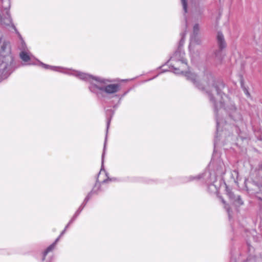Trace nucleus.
<instances>
[{
	"mask_svg": "<svg viewBox=\"0 0 262 262\" xmlns=\"http://www.w3.org/2000/svg\"><path fill=\"white\" fill-rule=\"evenodd\" d=\"M105 149V142L104 143V145L103 153L102 154V165L103 164V158H104Z\"/></svg>",
	"mask_w": 262,
	"mask_h": 262,
	"instance_id": "nucleus-19",
	"label": "nucleus"
},
{
	"mask_svg": "<svg viewBox=\"0 0 262 262\" xmlns=\"http://www.w3.org/2000/svg\"><path fill=\"white\" fill-rule=\"evenodd\" d=\"M157 76H158V75L156 76L155 77H153V78H152L149 79L148 80H152V79H154L155 78H156V77H157Z\"/></svg>",
	"mask_w": 262,
	"mask_h": 262,
	"instance_id": "nucleus-24",
	"label": "nucleus"
},
{
	"mask_svg": "<svg viewBox=\"0 0 262 262\" xmlns=\"http://www.w3.org/2000/svg\"><path fill=\"white\" fill-rule=\"evenodd\" d=\"M181 3L183 7V11H184L185 13H186L187 12V4L186 0H181Z\"/></svg>",
	"mask_w": 262,
	"mask_h": 262,
	"instance_id": "nucleus-16",
	"label": "nucleus"
},
{
	"mask_svg": "<svg viewBox=\"0 0 262 262\" xmlns=\"http://www.w3.org/2000/svg\"><path fill=\"white\" fill-rule=\"evenodd\" d=\"M103 173L105 174L107 178L106 179H104V180H103L102 181V184L106 183L108 181H115L116 180L115 178L109 179L108 176H107V174L106 173L105 170L102 169V168H101V170L100 171V172L99 173V175L100 176V175L102 174Z\"/></svg>",
	"mask_w": 262,
	"mask_h": 262,
	"instance_id": "nucleus-14",
	"label": "nucleus"
},
{
	"mask_svg": "<svg viewBox=\"0 0 262 262\" xmlns=\"http://www.w3.org/2000/svg\"><path fill=\"white\" fill-rule=\"evenodd\" d=\"M244 93L245 94L248 96L249 97L250 96V94L249 93V92L248 91V90L246 89V88H244Z\"/></svg>",
	"mask_w": 262,
	"mask_h": 262,
	"instance_id": "nucleus-20",
	"label": "nucleus"
},
{
	"mask_svg": "<svg viewBox=\"0 0 262 262\" xmlns=\"http://www.w3.org/2000/svg\"><path fill=\"white\" fill-rule=\"evenodd\" d=\"M99 185H100V184L98 183L97 182L96 183L94 187L93 188V190L90 193H89V194L85 197V198L83 202L82 203V204L79 207L78 210L76 211L79 214L80 213L81 211L83 210V209L84 208V207L85 206L86 204L87 203V202L89 201V200L91 198L92 194L93 193H96L99 190V189H100Z\"/></svg>",
	"mask_w": 262,
	"mask_h": 262,
	"instance_id": "nucleus-7",
	"label": "nucleus"
},
{
	"mask_svg": "<svg viewBox=\"0 0 262 262\" xmlns=\"http://www.w3.org/2000/svg\"><path fill=\"white\" fill-rule=\"evenodd\" d=\"M223 183V184H224V185H226V183H225V182H223V181H222V183L221 184Z\"/></svg>",
	"mask_w": 262,
	"mask_h": 262,
	"instance_id": "nucleus-28",
	"label": "nucleus"
},
{
	"mask_svg": "<svg viewBox=\"0 0 262 262\" xmlns=\"http://www.w3.org/2000/svg\"><path fill=\"white\" fill-rule=\"evenodd\" d=\"M36 62H39V65L46 69L74 76L80 80L89 83L90 91L95 94L99 98H104L108 96H117L116 93L121 89L120 84L113 83L114 79L94 76L86 73L62 67L50 66L38 60H36Z\"/></svg>",
	"mask_w": 262,
	"mask_h": 262,
	"instance_id": "nucleus-2",
	"label": "nucleus"
},
{
	"mask_svg": "<svg viewBox=\"0 0 262 262\" xmlns=\"http://www.w3.org/2000/svg\"><path fill=\"white\" fill-rule=\"evenodd\" d=\"M211 162H212V164H213L214 162H213V161H212Z\"/></svg>",
	"mask_w": 262,
	"mask_h": 262,
	"instance_id": "nucleus-30",
	"label": "nucleus"
},
{
	"mask_svg": "<svg viewBox=\"0 0 262 262\" xmlns=\"http://www.w3.org/2000/svg\"><path fill=\"white\" fill-rule=\"evenodd\" d=\"M220 198H221V199L222 200V203L225 205V208L226 209V210H227V212L228 213L229 217L230 218L231 215L230 209H229L228 205L226 204L225 201H224V200L221 197Z\"/></svg>",
	"mask_w": 262,
	"mask_h": 262,
	"instance_id": "nucleus-15",
	"label": "nucleus"
},
{
	"mask_svg": "<svg viewBox=\"0 0 262 262\" xmlns=\"http://www.w3.org/2000/svg\"><path fill=\"white\" fill-rule=\"evenodd\" d=\"M226 170L223 162L219 161L215 168V171L213 172L205 171L204 173L196 176L186 177L183 178V181L184 183H187L203 178L205 180L208 190L211 193H216L221 186L222 177L225 173Z\"/></svg>",
	"mask_w": 262,
	"mask_h": 262,
	"instance_id": "nucleus-3",
	"label": "nucleus"
},
{
	"mask_svg": "<svg viewBox=\"0 0 262 262\" xmlns=\"http://www.w3.org/2000/svg\"><path fill=\"white\" fill-rule=\"evenodd\" d=\"M13 27L15 31L17 32V33L19 35V33L17 32L15 27L14 25L13 26Z\"/></svg>",
	"mask_w": 262,
	"mask_h": 262,
	"instance_id": "nucleus-22",
	"label": "nucleus"
},
{
	"mask_svg": "<svg viewBox=\"0 0 262 262\" xmlns=\"http://www.w3.org/2000/svg\"><path fill=\"white\" fill-rule=\"evenodd\" d=\"M216 41L219 49L216 50L214 52L212 56L217 63H220L223 58L222 51L223 49L226 48L227 46L224 36L221 32H217Z\"/></svg>",
	"mask_w": 262,
	"mask_h": 262,
	"instance_id": "nucleus-4",
	"label": "nucleus"
},
{
	"mask_svg": "<svg viewBox=\"0 0 262 262\" xmlns=\"http://www.w3.org/2000/svg\"><path fill=\"white\" fill-rule=\"evenodd\" d=\"M2 3L4 5L3 6V8L6 10V14L8 16V19L9 23H11L12 19L10 17V13L9 11V9L10 7V2L9 0H6L5 2L2 1Z\"/></svg>",
	"mask_w": 262,
	"mask_h": 262,
	"instance_id": "nucleus-12",
	"label": "nucleus"
},
{
	"mask_svg": "<svg viewBox=\"0 0 262 262\" xmlns=\"http://www.w3.org/2000/svg\"><path fill=\"white\" fill-rule=\"evenodd\" d=\"M166 71H168V70H165V69H164V70H163L162 72H166Z\"/></svg>",
	"mask_w": 262,
	"mask_h": 262,
	"instance_id": "nucleus-25",
	"label": "nucleus"
},
{
	"mask_svg": "<svg viewBox=\"0 0 262 262\" xmlns=\"http://www.w3.org/2000/svg\"><path fill=\"white\" fill-rule=\"evenodd\" d=\"M185 30L181 33V38L177 50L173 53L168 61L171 71L176 74H183L187 80L191 81L199 89L205 90L208 95L210 102L214 107L216 122V134L214 140V147L222 138L230 136L228 131L230 125L235 127L236 133L239 134L242 128L245 126L240 111L235 106L233 101L222 92L224 84L222 81H215L211 73L206 74L208 79L206 85L200 83V78L196 73L190 70L185 57V53L181 48L184 43L186 34L187 20L185 17Z\"/></svg>",
	"mask_w": 262,
	"mask_h": 262,
	"instance_id": "nucleus-1",
	"label": "nucleus"
},
{
	"mask_svg": "<svg viewBox=\"0 0 262 262\" xmlns=\"http://www.w3.org/2000/svg\"><path fill=\"white\" fill-rule=\"evenodd\" d=\"M231 262H236L235 261H233V259H232Z\"/></svg>",
	"mask_w": 262,
	"mask_h": 262,
	"instance_id": "nucleus-27",
	"label": "nucleus"
},
{
	"mask_svg": "<svg viewBox=\"0 0 262 262\" xmlns=\"http://www.w3.org/2000/svg\"><path fill=\"white\" fill-rule=\"evenodd\" d=\"M20 52L19 53V57L20 59L26 63L25 65H35L36 61H32L33 56L28 50L25 43L22 41L21 46L19 48Z\"/></svg>",
	"mask_w": 262,
	"mask_h": 262,
	"instance_id": "nucleus-5",
	"label": "nucleus"
},
{
	"mask_svg": "<svg viewBox=\"0 0 262 262\" xmlns=\"http://www.w3.org/2000/svg\"><path fill=\"white\" fill-rule=\"evenodd\" d=\"M232 177L233 178V179L235 180V177H237L238 176V171L236 170H234L232 171L231 173Z\"/></svg>",
	"mask_w": 262,
	"mask_h": 262,
	"instance_id": "nucleus-18",
	"label": "nucleus"
},
{
	"mask_svg": "<svg viewBox=\"0 0 262 262\" xmlns=\"http://www.w3.org/2000/svg\"><path fill=\"white\" fill-rule=\"evenodd\" d=\"M231 262H236L235 261H233V259H232Z\"/></svg>",
	"mask_w": 262,
	"mask_h": 262,
	"instance_id": "nucleus-26",
	"label": "nucleus"
},
{
	"mask_svg": "<svg viewBox=\"0 0 262 262\" xmlns=\"http://www.w3.org/2000/svg\"><path fill=\"white\" fill-rule=\"evenodd\" d=\"M248 249V257L245 262H256L259 261V257L255 255V249L248 242L247 243Z\"/></svg>",
	"mask_w": 262,
	"mask_h": 262,
	"instance_id": "nucleus-8",
	"label": "nucleus"
},
{
	"mask_svg": "<svg viewBox=\"0 0 262 262\" xmlns=\"http://www.w3.org/2000/svg\"><path fill=\"white\" fill-rule=\"evenodd\" d=\"M226 193L230 200L236 206H239L243 204V201L242 200L239 195H235L233 192L226 187Z\"/></svg>",
	"mask_w": 262,
	"mask_h": 262,
	"instance_id": "nucleus-9",
	"label": "nucleus"
},
{
	"mask_svg": "<svg viewBox=\"0 0 262 262\" xmlns=\"http://www.w3.org/2000/svg\"><path fill=\"white\" fill-rule=\"evenodd\" d=\"M0 53L10 52V43L7 41H2V38H0Z\"/></svg>",
	"mask_w": 262,
	"mask_h": 262,
	"instance_id": "nucleus-11",
	"label": "nucleus"
},
{
	"mask_svg": "<svg viewBox=\"0 0 262 262\" xmlns=\"http://www.w3.org/2000/svg\"><path fill=\"white\" fill-rule=\"evenodd\" d=\"M66 231V229L64 228V229L60 233L59 236L55 240V241L51 245H50L42 253V260L44 261L46 260V257L47 254L53 251V250L55 249V246L57 244V243L58 242V240L59 239V238L63 235V234L65 233Z\"/></svg>",
	"mask_w": 262,
	"mask_h": 262,
	"instance_id": "nucleus-10",
	"label": "nucleus"
},
{
	"mask_svg": "<svg viewBox=\"0 0 262 262\" xmlns=\"http://www.w3.org/2000/svg\"><path fill=\"white\" fill-rule=\"evenodd\" d=\"M106 114L107 116L110 115V117L107 119V131L110 125V123L111 120V118L114 114V111L112 109H108L106 111Z\"/></svg>",
	"mask_w": 262,
	"mask_h": 262,
	"instance_id": "nucleus-13",
	"label": "nucleus"
},
{
	"mask_svg": "<svg viewBox=\"0 0 262 262\" xmlns=\"http://www.w3.org/2000/svg\"><path fill=\"white\" fill-rule=\"evenodd\" d=\"M223 183V184H224V185H226V183H225V182H223V181H222V183L221 184Z\"/></svg>",
	"mask_w": 262,
	"mask_h": 262,
	"instance_id": "nucleus-29",
	"label": "nucleus"
},
{
	"mask_svg": "<svg viewBox=\"0 0 262 262\" xmlns=\"http://www.w3.org/2000/svg\"><path fill=\"white\" fill-rule=\"evenodd\" d=\"M8 57L10 59V63L12 62L13 59L11 56H8Z\"/></svg>",
	"mask_w": 262,
	"mask_h": 262,
	"instance_id": "nucleus-21",
	"label": "nucleus"
},
{
	"mask_svg": "<svg viewBox=\"0 0 262 262\" xmlns=\"http://www.w3.org/2000/svg\"><path fill=\"white\" fill-rule=\"evenodd\" d=\"M200 32V26L199 24H195L193 27V32L190 38L189 51L191 56H193V47L195 45H200L201 39L198 36Z\"/></svg>",
	"mask_w": 262,
	"mask_h": 262,
	"instance_id": "nucleus-6",
	"label": "nucleus"
},
{
	"mask_svg": "<svg viewBox=\"0 0 262 262\" xmlns=\"http://www.w3.org/2000/svg\"><path fill=\"white\" fill-rule=\"evenodd\" d=\"M79 215V213L76 211L74 215H73V217L71 219V220L69 222V224H72L77 217V216Z\"/></svg>",
	"mask_w": 262,
	"mask_h": 262,
	"instance_id": "nucleus-17",
	"label": "nucleus"
},
{
	"mask_svg": "<svg viewBox=\"0 0 262 262\" xmlns=\"http://www.w3.org/2000/svg\"><path fill=\"white\" fill-rule=\"evenodd\" d=\"M71 224H69V223L67 225V226L65 227V229L67 230V229L69 227Z\"/></svg>",
	"mask_w": 262,
	"mask_h": 262,
	"instance_id": "nucleus-23",
	"label": "nucleus"
}]
</instances>
